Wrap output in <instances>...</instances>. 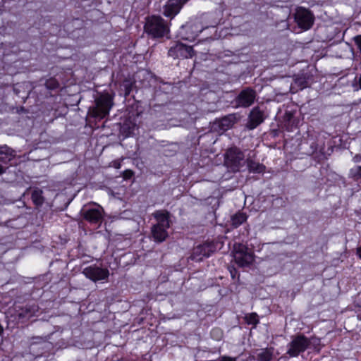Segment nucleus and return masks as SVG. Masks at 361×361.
<instances>
[{
    "mask_svg": "<svg viewBox=\"0 0 361 361\" xmlns=\"http://www.w3.org/2000/svg\"><path fill=\"white\" fill-rule=\"evenodd\" d=\"M157 223L152 227L154 240L161 243L168 237L167 229L170 227L169 213L166 211H157L153 214Z\"/></svg>",
    "mask_w": 361,
    "mask_h": 361,
    "instance_id": "1",
    "label": "nucleus"
},
{
    "mask_svg": "<svg viewBox=\"0 0 361 361\" xmlns=\"http://www.w3.org/2000/svg\"><path fill=\"white\" fill-rule=\"evenodd\" d=\"M113 105V97L108 93L102 94L95 99L94 105L89 109V113L94 118L102 119L109 115Z\"/></svg>",
    "mask_w": 361,
    "mask_h": 361,
    "instance_id": "2",
    "label": "nucleus"
},
{
    "mask_svg": "<svg viewBox=\"0 0 361 361\" xmlns=\"http://www.w3.org/2000/svg\"><path fill=\"white\" fill-rule=\"evenodd\" d=\"M145 30L152 37L159 38L167 34L169 28L162 18L153 16L147 19Z\"/></svg>",
    "mask_w": 361,
    "mask_h": 361,
    "instance_id": "3",
    "label": "nucleus"
},
{
    "mask_svg": "<svg viewBox=\"0 0 361 361\" xmlns=\"http://www.w3.org/2000/svg\"><path fill=\"white\" fill-rule=\"evenodd\" d=\"M246 160L243 152L237 148H231L226 153L225 165L231 171H239L244 167Z\"/></svg>",
    "mask_w": 361,
    "mask_h": 361,
    "instance_id": "4",
    "label": "nucleus"
},
{
    "mask_svg": "<svg viewBox=\"0 0 361 361\" xmlns=\"http://www.w3.org/2000/svg\"><path fill=\"white\" fill-rule=\"evenodd\" d=\"M92 206H84L80 212L81 215L91 224H101L103 219V208L96 203H92Z\"/></svg>",
    "mask_w": 361,
    "mask_h": 361,
    "instance_id": "5",
    "label": "nucleus"
},
{
    "mask_svg": "<svg viewBox=\"0 0 361 361\" xmlns=\"http://www.w3.org/2000/svg\"><path fill=\"white\" fill-rule=\"evenodd\" d=\"M234 259L240 267H247L254 260L253 255L243 244L234 245Z\"/></svg>",
    "mask_w": 361,
    "mask_h": 361,
    "instance_id": "6",
    "label": "nucleus"
},
{
    "mask_svg": "<svg viewBox=\"0 0 361 361\" xmlns=\"http://www.w3.org/2000/svg\"><path fill=\"white\" fill-rule=\"evenodd\" d=\"M311 342L305 336L298 335L289 343L287 353L290 357H296L300 353L304 352L310 345Z\"/></svg>",
    "mask_w": 361,
    "mask_h": 361,
    "instance_id": "7",
    "label": "nucleus"
},
{
    "mask_svg": "<svg viewBox=\"0 0 361 361\" xmlns=\"http://www.w3.org/2000/svg\"><path fill=\"white\" fill-rule=\"evenodd\" d=\"M204 29L199 21L189 22L181 26L179 36L186 40L195 39Z\"/></svg>",
    "mask_w": 361,
    "mask_h": 361,
    "instance_id": "8",
    "label": "nucleus"
},
{
    "mask_svg": "<svg viewBox=\"0 0 361 361\" xmlns=\"http://www.w3.org/2000/svg\"><path fill=\"white\" fill-rule=\"evenodd\" d=\"M257 94L255 90L251 87H246L241 90L235 99V104L237 107L247 108L254 103Z\"/></svg>",
    "mask_w": 361,
    "mask_h": 361,
    "instance_id": "9",
    "label": "nucleus"
},
{
    "mask_svg": "<svg viewBox=\"0 0 361 361\" xmlns=\"http://www.w3.org/2000/svg\"><path fill=\"white\" fill-rule=\"evenodd\" d=\"M168 54L173 59H188L193 56L194 50L191 46H187L182 43L177 42L174 46L170 48Z\"/></svg>",
    "mask_w": 361,
    "mask_h": 361,
    "instance_id": "10",
    "label": "nucleus"
},
{
    "mask_svg": "<svg viewBox=\"0 0 361 361\" xmlns=\"http://www.w3.org/2000/svg\"><path fill=\"white\" fill-rule=\"evenodd\" d=\"M295 18L299 27L305 30L310 29L314 22L312 14L310 11L304 8L297 9Z\"/></svg>",
    "mask_w": 361,
    "mask_h": 361,
    "instance_id": "11",
    "label": "nucleus"
},
{
    "mask_svg": "<svg viewBox=\"0 0 361 361\" xmlns=\"http://www.w3.org/2000/svg\"><path fill=\"white\" fill-rule=\"evenodd\" d=\"M82 274L92 281L104 280L106 279L109 274L108 269L97 266H89L84 268Z\"/></svg>",
    "mask_w": 361,
    "mask_h": 361,
    "instance_id": "12",
    "label": "nucleus"
},
{
    "mask_svg": "<svg viewBox=\"0 0 361 361\" xmlns=\"http://www.w3.org/2000/svg\"><path fill=\"white\" fill-rule=\"evenodd\" d=\"M214 252V247L210 244L200 245L194 247L191 258L197 262L208 257Z\"/></svg>",
    "mask_w": 361,
    "mask_h": 361,
    "instance_id": "13",
    "label": "nucleus"
},
{
    "mask_svg": "<svg viewBox=\"0 0 361 361\" xmlns=\"http://www.w3.org/2000/svg\"><path fill=\"white\" fill-rule=\"evenodd\" d=\"M264 121L263 112L259 108L255 107L250 111L248 117V122L246 125L250 130L257 128Z\"/></svg>",
    "mask_w": 361,
    "mask_h": 361,
    "instance_id": "14",
    "label": "nucleus"
},
{
    "mask_svg": "<svg viewBox=\"0 0 361 361\" xmlns=\"http://www.w3.org/2000/svg\"><path fill=\"white\" fill-rule=\"evenodd\" d=\"M188 0H169L166 5L165 6L164 14L166 17L173 18L176 16L180 10L182 6Z\"/></svg>",
    "mask_w": 361,
    "mask_h": 361,
    "instance_id": "15",
    "label": "nucleus"
},
{
    "mask_svg": "<svg viewBox=\"0 0 361 361\" xmlns=\"http://www.w3.org/2000/svg\"><path fill=\"white\" fill-rule=\"evenodd\" d=\"M16 157V152L7 145L0 147V161L6 163Z\"/></svg>",
    "mask_w": 361,
    "mask_h": 361,
    "instance_id": "16",
    "label": "nucleus"
},
{
    "mask_svg": "<svg viewBox=\"0 0 361 361\" xmlns=\"http://www.w3.org/2000/svg\"><path fill=\"white\" fill-rule=\"evenodd\" d=\"M237 121L235 114H229L224 116L219 121V126L222 130H226L231 128Z\"/></svg>",
    "mask_w": 361,
    "mask_h": 361,
    "instance_id": "17",
    "label": "nucleus"
},
{
    "mask_svg": "<svg viewBox=\"0 0 361 361\" xmlns=\"http://www.w3.org/2000/svg\"><path fill=\"white\" fill-rule=\"evenodd\" d=\"M274 351L273 348L261 349L257 354V361H271L274 357Z\"/></svg>",
    "mask_w": 361,
    "mask_h": 361,
    "instance_id": "18",
    "label": "nucleus"
},
{
    "mask_svg": "<svg viewBox=\"0 0 361 361\" xmlns=\"http://www.w3.org/2000/svg\"><path fill=\"white\" fill-rule=\"evenodd\" d=\"M38 311V307L36 305H26L21 309L18 313L19 318H30Z\"/></svg>",
    "mask_w": 361,
    "mask_h": 361,
    "instance_id": "19",
    "label": "nucleus"
},
{
    "mask_svg": "<svg viewBox=\"0 0 361 361\" xmlns=\"http://www.w3.org/2000/svg\"><path fill=\"white\" fill-rule=\"evenodd\" d=\"M246 163L247 164V167L250 170V171L255 172V173H261L263 172L265 166L262 164H260L259 163H256L252 160H247L246 161Z\"/></svg>",
    "mask_w": 361,
    "mask_h": 361,
    "instance_id": "20",
    "label": "nucleus"
},
{
    "mask_svg": "<svg viewBox=\"0 0 361 361\" xmlns=\"http://www.w3.org/2000/svg\"><path fill=\"white\" fill-rule=\"evenodd\" d=\"M246 219L247 215L245 213L239 212L232 216L231 221L235 227H238L245 222Z\"/></svg>",
    "mask_w": 361,
    "mask_h": 361,
    "instance_id": "21",
    "label": "nucleus"
},
{
    "mask_svg": "<svg viewBox=\"0 0 361 361\" xmlns=\"http://www.w3.org/2000/svg\"><path fill=\"white\" fill-rule=\"evenodd\" d=\"M32 200L36 205H42L44 202L42 191L41 190H33V192H32Z\"/></svg>",
    "mask_w": 361,
    "mask_h": 361,
    "instance_id": "22",
    "label": "nucleus"
},
{
    "mask_svg": "<svg viewBox=\"0 0 361 361\" xmlns=\"http://www.w3.org/2000/svg\"><path fill=\"white\" fill-rule=\"evenodd\" d=\"M248 324H257L259 322L258 315L256 313H250L245 317Z\"/></svg>",
    "mask_w": 361,
    "mask_h": 361,
    "instance_id": "23",
    "label": "nucleus"
},
{
    "mask_svg": "<svg viewBox=\"0 0 361 361\" xmlns=\"http://www.w3.org/2000/svg\"><path fill=\"white\" fill-rule=\"evenodd\" d=\"M350 176L355 179L361 178V166L352 168L350 170Z\"/></svg>",
    "mask_w": 361,
    "mask_h": 361,
    "instance_id": "24",
    "label": "nucleus"
},
{
    "mask_svg": "<svg viewBox=\"0 0 361 361\" xmlns=\"http://www.w3.org/2000/svg\"><path fill=\"white\" fill-rule=\"evenodd\" d=\"M46 85L49 89H54L58 87L59 84L55 79L51 78L47 81Z\"/></svg>",
    "mask_w": 361,
    "mask_h": 361,
    "instance_id": "25",
    "label": "nucleus"
},
{
    "mask_svg": "<svg viewBox=\"0 0 361 361\" xmlns=\"http://www.w3.org/2000/svg\"><path fill=\"white\" fill-rule=\"evenodd\" d=\"M212 336H216V338L219 339L222 336V332L221 331L220 329H213L212 331Z\"/></svg>",
    "mask_w": 361,
    "mask_h": 361,
    "instance_id": "26",
    "label": "nucleus"
},
{
    "mask_svg": "<svg viewBox=\"0 0 361 361\" xmlns=\"http://www.w3.org/2000/svg\"><path fill=\"white\" fill-rule=\"evenodd\" d=\"M355 42L358 47V49H360L361 52V35H357L354 37Z\"/></svg>",
    "mask_w": 361,
    "mask_h": 361,
    "instance_id": "27",
    "label": "nucleus"
},
{
    "mask_svg": "<svg viewBox=\"0 0 361 361\" xmlns=\"http://www.w3.org/2000/svg\"><path fill=\"white\" fill-rule=\"evenodd\" d=\"M308 341H311L310 345H313L314 346L319 345L320 344V339L317 338H311L310 339H308Z\"/></svg>",
    "mask_w": 361,
    "mask_h": 361,
    "instance_id": "28",
    "label": "nucleus"
},
{
    "mask_svg": "<svg viewBox=\"0 0 361 361\" xmlns=\"http://www.w3.org/2000/svg\"><path fill=\"white\" fill-rule=\"evenodd\" d=\"M219 361H236V358L224 356V357H220Z\"/></svg>",
    "mask_w": 361,
    "mask_h": 361,
    "instance_id": "29",
    "label": "nucleus"
},
{
    "mask_svg": "<svg viewBox=\"0 0 361 361\" xmlns=\"http://www.w3.org/2000/svg\"><path fill=\"white\" fill-rule=\"evenodd\" d=\"M353 160L355 163L361 162V154H356L353 157Z\"/></svg>",
    "mask_w": 361,
    "mask_h": 361,
    "instance_id": "30",
    "label": "nucleus"
},
{
    "mask_svg": "<svg viewBox=\"0 0 361 361\" xmlns=\"http://www.w3.org/2000/svg\"><path fill=\"white\" fill-rule=\"evenodd\" d=\"M113 166L116 168V169H119L121 167V164L120 162L117 161H114L113 163Z\"/></svg>",
    "mask_w": 361,
    "mask_h": 361,
    "instance_id": "31",
    "label": "nucleus"
},
{
    "mask_svg": "<svg viewBox=\"0 0 361 361\" xmlns=\"http://www.w3.org/2000/svg\"><path fill=\"white\" fill-rule=\"evenodd\" d=\"M133 174V172L131 171H125V175H126V178H129L132 176Z\"/></svg>",
    "mask_w": 361,
    "mask_h": 361,
    "instance_id": "32",
    "label": "nucleus"
},
{
    "mask_svg": "<svg viewBox=\"0 0 361 361\" xmlns=\"http://www.w3.org/2000/svg\"><path fill=\"white\" fill-rule=\"evenodd\" d=\"M5 172V169L3 168L1 165H0V175L3 174Z\"/></svg>",
    "mask_w": 361,
    "mask_h": 361,
    "instance_id": "33",
    "label": "nucleus"
},
{
    "mask_svg": "<svg viewBox=\"0 0 361 361\" xmlns=\"http://www.w3.org/2000/svg\"><path fill=\"white\" fill-rule=\"evenodd\" d=\"M357 253L360 258H361V247L357 248Z\"/></svg>",
    "mask_w": 361,
    "mask_h": 361,
    "instance_id": "34",
    "label": "nucleus"
},
{
    "mask_svg": "<svg viewBox=\"0 0 361 361\" xmlns=\"http://www.w3.org/2000/svg\"><path fill=\"white\" fill-rule=\"evenodd\" d=\"M358 83H359V85H360V88L361 89V75L360 76V78L358 79Z\"/></svg>",
    "mask_w": 361,
    "mask_h": 361,
    "instance_id": "35",
    "label": "nucleus"
},
{
    "mask_svg": "<svg viewBox=\"0 0 361 361\" xmlns=\"http://www.w3.org/2000/svg\"><path fill=\"white\" fill-rule=\"evenodd\" d=\"M230 272H231V274L232 278H233V279H234V277H235V274H234V273H233V270H230Z\"/></svg>",
    "mask_w": 361,
    "mask_h": 361,
    "instance_id": "36",
    "label": "nucleus"
},
{
    "mask_svg": "<svg viewBox=\"0 0 361 361\" xmlns=\"http://www.w3.org/2000/svg\"><path fill=\"white\" fill-rule=\"evenodd\" d=\"M3 332V327L0 325V335L2 334Z\"/></svg>",
    "mask_w": 361,
    "mask_h": 361,
    "instance_id": "37",
    "label": "nucleus"
}]
</instances>
